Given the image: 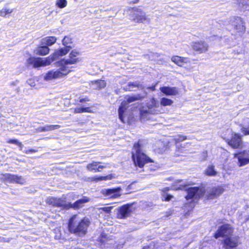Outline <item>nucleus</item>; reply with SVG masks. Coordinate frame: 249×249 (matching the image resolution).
<instances>
[{
    "instance_id": "1",
    "label": "nucleus",
    "mask_w": 249,
    "mask_h": 249,
    "mask_svg": "<svg viewBox=\"0 0 249 249\" xmlns=\"http://www.w3.org/2000/svg\"><path fill=\"white\" fill-rule=\"evenodd\" d=\"M89 223L88 218H81L78 215H74L69 220V231L79 236L84 235L87 232Z\"/></svg>"
},
{
    "instance_id": "2",
    "label": "nucleus",
    "mask_w": 249,
    "mask_h": 249,
    "mask_svg": "<svg viewBox=\"0 0 249 249\" xmlns=\"http://www.w3.org/2000/svg\"><path fill=\"white\" fill-rule=\"evenodd\" d=\"M132 158L135 165L140 168L142 167L146 163L153 162L152 159L142 152L140 142L134 145L132 151Z\"/></svg>"
},
{
    "instance_id": "3",
    "label": "nucleus",
    "mask_w": 249,
    "mask_h": 249,
    "mask_svg": "<svg viewBox=\"0 0 249 249\" xmlns=\"http://www.w3.org/2000/svg\"><path fill=\"white\" fill-rule=\"evenodd\" d=\"M160 111L158 101L152 98L146 106L140 108V117L142 121L148 119L151 114H156Z\"/></svg>"
},
{
    "instance_id": "4",
    "label": "nucleus",
    "mask_w": 249,
    "mask_h": 249,
    "mask_svg": "<svg viewBox=\"0 0 249 249\" xmlns=\"http://www.w3.org/2000/svg\"><path fill=\"white\" fill-rule=\"evenodd\" d=\"M144 96L140 94L132 95H127L124 97L118 110L119 119L123 123L125 122V117L126 115V109L128 107V104L141 100L144 98Z\"/></svg>"
},
{
    "instance_id": "5",
    "label": "nucleus",
    "mask_w": 249,
    "mask_h": 249,
    "mask_svg": "<svg viewBox=\"0 0 249 249\" xmlns=\"http://www.w3.org/2000/svg\"><path fill=\"white\" fill-rule=\"evenodd\" d=\"M56 66L59 68L57 70H52L47 71L43 75V79L46 81H52L60 79L66 76L71 71H69L67 68L62 65H58L57 62Z\"/></svg>"
},
{
    "instance_id": "6",
    "label": "nucleus",
    "mask_w": 249,
    "mask_h": 249,
    "mask_svg": "<svg viewBox=\"0 0 249 249\" xmlns=\"http://www.w3.org/2000/svg\"><path fill=\"white\" fill-rule=\"evenodd\" d=\"M230 23L233 28V34L242 36L246 31L245 23L239 17H233L230 19Z\"/></svg>"
},
{
    "instance_id": "7",
    "label": "nucleus",
    "mask_w": 249,
    "mask_h": 249,
    "mask_svg": "<svg viewBox=\"0 0 249 249\" xmlns=\"http://www.w3.org/2000/svg\"><path fill=\"white\" fill-rule=\"evenodd\" d=\"M80 52L76 49L72 50L69 54L68 58H64L57 62L58 65H62L64 66L69 71L70 70V67L68 65L76 64L79 63L81 59L80 58L77 57L80 55Z\"/></svg>"
},
{
    "instance_id": "8",
    "label": "nucleus",
    "mask_w": 249,
    "mask_h": 249,
    "mask_svg": "<svg viewBox=\"0 0 249 249\" xmlns=\"http://www.w3.org/2000/svg\"><path fill=\"white\" fill-rule=\"evenodd\" d=\"M130 18L133 21L137 23H145L150 21L149 16L144 11L138 8L132 11Z\"/></svg>"
},
{
    "instance_id": "9",
    "label": "nucleus",
    "mask_w": 249,
    "mask_h": 249,
    "mask_svg": "<svg viewBox=\"0 0 249 249\" xmlns=\"http://www.w3.org/2000/svg\"><path fill=\"white\" fill-rule=\"evenodd\" d=\"M26 64L28 67L32 66L34 68H37L50 65V61L48 57L46 58L30 57L26 60Z\"/></svg>"
},
{
    "instance_id": "10",
    "label": "nucleus",
    "mask_w": 249,
    "mask_h": 249,
    "mask_svg": "<svg viewBox=\"0 0 249 249\" xmlns=\"http://www.w3.org/2000/svg\"><path fill=\"white\" fill-rule=\"evenodd\" d=\"M205 192L203 187H192L188 189V194L186 196L187 200L193 199V200L197 199L203 196Z\"/></svg>"
},
{
    "instance_id": "11",
    "label": "nucleus",
    "mask_w": 249,
    "mask_h": 249,
    "mask_svg": "<svg viewBox=\"0 0 249 249\" xmlns=\"http://www.w3.org/2000/svg\"><path fill=\"white\" fill-rule=\"evenodd\" d=\"M133 212L132 205L126 204L117 209V217L119 219H125L130 216Z\"/></svg>"
},
{
    "instance_id": "12",
    "label": "nucleus",
    "mask_w": 249,
    "mask_h": 249,
    "mask_svg": "<svg viewBox=\"0 0 249 249\" xmlns=\"http://www.w3.org/2000/svg\"><path fill=\"white\" fill-rule=\"evenodd\" d=\"M46 203L53 206L61 207L62 209H69L68 202L66 198H57L53 197H50L46 199Z\"/></svg>"
},
{
    "instance_id": "13",
    "label": "nucleus",
    "mask_w": 249,
    "mask_h": 249,
    "mask_svg": "<svg viewBox=\"0 0 249 249\" xmlns=\"http://www.w3.org/2000/svg\"><path fill=\"white\" fill-rule=\"evenodd\" d=\"M233 232V229L229 224H225L220 227L215 232L214 237L218 238L219 237L225 238L231 236Z\"/></svg>"
},
{
    "instance_id": "14",
    "label": "nucleus",
    "mask_w": 249,
    "mask_h": 249,
    "mask_svg": "<svg viewBox=\"0 0 249 249\" xmlns=\"http://www.w3.org/2000/svg\"><path fill=\"white\" fill-rule=\"evenodd\" d=\"M226 141L233 148H239L242 146L241 137L237 133H232L231 139H227Z\"/></svg>"
},
{
    "instance_id": "15",
    "label": "nucleus",
    "mask_w": 249,
    "mask_h": 249,
    "mask_svg": "<svg viewBox=\"0 0 249 249\" xmlns=\"http://www.w3.org/2000/svg\"><path fill=\"white\" fill-rule=\"evenodd\" d=\"M121 188L117 187L113 189H104L102 191V194L109 198H115L121 196Z\"/></svg>"
},
{
    "instance_id": "16",
    "label": "nucleus",
    "mask_w": 249,
    "mask_h": 249,
    "mask_svg": "<svg viewBox=\"0 0 249 249\" xmlns=\"http://www.w3.org/2000/svg\"><path fill=\"white\" fill-rule=\"evenodd\" d=\"M70 51L68 47H63L55 50L54 52L48 57L50 61V64L53 62L57 58L66 55Z\"/></svg>"
},
{
    "instance_id": "17",
    "label": "nucleus",
    "mask_w": 249,
    "mask_h": 249,
    "mask_svg": "<svg viewBox=\"0 0 249 249\" xmlns=\"http://www.w3.org/2000/svg\"><path fill=\"white\" fill-rule=\"evenodd\" d=\"M192 47L196 52L201 53L208 50L209 46L204 41L200 40L193 42Z\"/></svg>"
},
{
    "instance_id": "18",
    "label": "nucleus",
    "mask_w": 249,
    "mask_h": 249,
    "mask_svg": "<svg viewBox=\"0 0 249 249\" xmlns=\"http://www.w3.org/2000/svg\"><path fill=\"white\" fill-rule=\"evenodd\" d=\"M4 179L8 182L20 184H24L26 182V179L24 178L17 175L5 174L4 175Z\"/></svg>"
},
{
    "instance_id": "19",
    "label": "nucleus",
    "mask_w": 249,
    "mask_h": 249,
    "mask_svg": "<svg viewBox=\"0 0 249 249\" xmlns=\"http://www.w3.org/2000/svg\"><path fill=\"white\" fill-rule=\"evenodd\" d=\"M224 190V189L222 186L212 187L208 190L207 197L208 199L216 198L222 194Z\"/></svg>"
},
{
    "instance_id": "20",
    "label": "nucleus",
    "mask_w": 249,
    "mask_h": 249,
    "mask_svg": "<svg viewBox=\"0 0 249 249\" xmlns=\"http://www.w3.org/2000/svg\"><path fill=\"white\" fill-rule=\"evenodd\" d=\"M223 243L226 249L233 248L237 246L238 239L236 237L230 236L225 238L223 241Z\"/></svg>"
},
{
    "instance_id": "21",
    "label": "nucleus",
    "mask_w": 249,
    "mask_h": 249,
    "mask_svg": "<svg viewBox=\"0 0 249 249\" xmlns=\"http://www.w3.org/2000/svg\"><path fill=\"white\" fill-rule=\"evenodd\" d=\"M160 90L167 96H176L178 94V88L174 87H162L160 88Z\"/></svg>"
},
{
    "instance_id": "22",
    "label": "nucleus",
    "mask_w": 249,
    "mask_h": 249,
    "mask_svg": "<svg viewBox=\"0 0 249 249\" xmlns=\"http://www.w3.org/2000/svg\"><path fill=\"white\" fill-rule=\"evenodd\" d=\"M89 201V199L88 197H83L82 199L77 200L73 204L68 202L69 209L71 208L75 209H79L82 207L85 203L88 202Z\"/></svg>"
},
{
    "instance_id": "23",
    "label": "nucleus",
    "mask_w": 249,
    "mask_h": 249,
    "mask_svg": "<svg viewBox=\"0 0 249 249\" xmlns=\"http://www.w3.org/2000/svg\"><path fill=\"white\" fill-rule=\"evenodd\" d=\"M172 62L178 66L182 67L184 64L190 63V60L187 57H180L179 56H174L171 58Z\"/></svg>"
},
{
    "instance_id": "24",
    "label": "nucleus",
    "mask_w": 249,
    "mask_h": 249,
    "mask_svg": "<svg viewBox=\"0 0 249 249\" xmlns=\"http://www.w3.org/2000/svg\"><path fill=\"white\" fill-rule=\"evenodd\" d=\"M106 166L104 165H98V162L93 161L91 163L87 165V169L89 171H93L95 172H100L101 169L105 168Z\"/></svg>"
},
{
    "instance_id": "25",
    "label": "nucleus",
    "mask_w": 249,
    "mask_h": 249,
    "mask_svg": "<svg viewBox=\"0 0 249 249\" xmlns=\"http://www.w3.org/2000/svg\"><path fill=\"white\" fill-rule=\"evenodd\" d=\"M234 157L237 158L238 161V165L240 167L243 166L249 163V158H245L240 154H235Z\"/></svg>"
},
{
    "instance_id": "26",
    "label": "nucleus",
    "mask_w": 249,
    "mask_h": 249,
    "mask_svg": "<svg viewBox=\"0 0 249 249\" xmlns=\"http://www.w3.org/2000/svg\"><path fill=\"white\" fill-rule=\"evenodd\" d=\"M57 39L54 36H47L41 40V44L42 45L50 46L54 44Z\"/></svg>"
},
{
    "instance_id": "27",
    "label": "nucleus",
    "mask_w": 249,
    "mask_h": 249,
    "mask_svg": "<svg viewBox=\"0 0 249 249\" xmlns=\"http://www.w3.org/2000/svg\"><path fill=\"white\" fill-rule=\"evenodd\" d=\"M239 8L242 11L249 9V0H236Z\"/></svg>"
},
{
    "instance_id": "28",
    "label": "nucleus",
    "mask_w": 249,
    "mask_h": 249,
    "mask_svg": "<svg viewBox=\"0 0 249 249\" xmlns=\"http://www.w3.org/2000/svg\"><path fill=\"white\" fill-rule=\"evenodd\" d=\"M49 48L46 45L38 47L36 50V53L40 55H45L49 53Z\"/></svg>"
},
{
    "instance_id": "29",
    "label": "nucleus",
    "mask_w": 249,
    "mask_h": 249,
    "mask_svg": "<svg viewBox=\"0 0 249 249\" xmlns=\"http://www.w3.org/2000/svg\"><path fill=\"white\" fill-rule=\"evenodd\" d=\"M91 86L95 89H102L106 87V82L103 80H98L91 82Z\"/></svg>"
},
{
    "instance_id": "30",
    "label": "nucleus",
    "mask_w": 249,
    "mask_h": 249,
    "mask_svg": "<svg viewBox=\"0 0 249 249\" xmlns=\"http://www.w3.org/2000/svg\"><path fill=\"white\" fill-rule=\"evenodd\" d=\"M205 174L208 176H215L217 172L214 169V166L213 165H209L205 170Z\"/></svg>"
},
{
    "instance_id": "31",
    "label": "nucleus",
    "mask_w": 249,
    "mask_h": 249,
    "mask_svg": "<svg viewBox=\"0 0 249 249\" xmlns=\"http://www.w3.org/2000/svg\"><path fill=\"white\" fill-rule=\"evenodd\" d=\"M62 42L65 47H68L70 50L72 48L71 44L72 43V39L70 36H65L63 39Z\"/></svg>"
},
{
    "instance_id": "32",
    "label": "nucleus",
    "mask_w": 249,
    "mask_h": 249,
    "mask_svg": "<svg viewBox=\"0 0 249 249\" xmlns=\"http://www.w3.org/2000/svg\"><path fill=\"white\" fill-rule=\"evenodd\" d=\"M140 84L137 82H129L128 84V86L124 88V89L125 90H133V88L135 87H138L139 88Z\"/></svg>"
},
{
    "instance_id": "33",
    "label": "nucleus",
    "mask_w": 249,
    "mask_h": 249,
    "mask_svg": "<svg viewBox=\"0 0 249 249\" xmlns=\"http://www.w3.org/2000/svg\"><path fill=\"white\" fill-rule=\"evenodd\" d=\"M173 103V101L172 100L164 97L160 100V105L162 106H171Z\"/></svg>"
},
{
    "instance_id": "34",
    "label": "nucleus",
    "mask_w": 249,
    "mask_h": 249,
    "mask_svg": "<svg viewBox=\"0 0 249 249\" xmlns=\"http://www.w3.org/2000/svg\"><path fill=\"white\" fill-rule=\"evenodd\" d=\"M55 5L60 8H63L67 6V1L66 0H57Z\"/></svg>"
},
{
    "instance_id": "35",
    "label": "nucleus",
    "mask_w": 249,
    "mask_h": 249,
    "mask_svg": "<svg viewBox=\"0 0 249 249\" xmlns=\"http://www.w3.org/2000/svg\"><path fill=\"white\" fill-rule=\"evenodd\" d=\"M13 12V9L4 8L0 11V16L5 17L7 14H10Z\"/></svg>"
},
{
    "instance_id": "36",
    "label": "nucleus",
    "mask_w": 249,
    "mask_h": 249,
    "mask_svg": "<svg viewBox=\"0 0 249 249\" xmlns=\"http://www.w3.org/2000/svg\"><path fill=\"white\" fill-rule=\"evenodd\" d=\"M110 179V177L109 176H107L105 177H92L91 178V180L92 181H99V180H105L107 179Z\"/></svg>"
},
{
    "instance_id": "37",
    "label": "nucleus",
    "mask_w": 249,
    "mask_h": 249,
    "mask_svg": "<svg viewBox=\"0 0 249 249\" xmlns=\"http://www.w3.org/2000/svg\"><path fill=\"white\" fill-rule=\"evenodd\" d=\"M187 139V136L183 135H178L175 138L176 142H182Z\"/></svg>"
},
{
    "instance_id": "38",
    "label": "nucleus",
    "mask_w": 249,
    "mask_h": 249,
    "mask_svg": "<svg viewBox=\"0 0 249 249\" xmlns=\"http://www.w3.org/2000/svg\"><path fill=\"white\" fill-rule=\"evenodd\" d=\"M47 131H50L55 129H58L60 127L59 125H48L45 126Z\"/></svg>"
},
{
    "instance_id": "39",
    "label": "nucleus",
    "mask_w": 249,
    "mask_h": 249,
    "mask_svg": "<svg viewBox=\"0 0 249 249\" xmlns=\"http://www.w3.org/2000/svg\"><path fill=\"white\" fill-rule=\"evenodd\" d=\"M8 142L9 143L16 144L18 145L20 147V149L22 148L23 145L22 144V143L21 142H19L17 140H15V139L11 140H11H8Z\"/></svg>"
},
{
    "instance_id": "40",
    "label": "nucleus",
    "mask_w": 249,
    "mask_h": 249,
    "mask_svg": "<svg viewBox=\"0 0 249 249\" xmlns=\"http://www.w3.org/2000/svg\"><path fill=\"white\" fill-rule=\"evenodd\" d=\"M241 131L245 135H249V125L243 126L241 128Z\"/></svg>"
},
{
    "instance_id": "41",
    "label": "nucleus",
    "mask_w": 249,
    "mask_h": 249,
    "mask_svg": "<svg viewBox=\"0 0 249 249\" xmlns=\"http://www.w3.org/2000/svg\"><path fill=\"white\" fill-rule=\"evenodd\" d=\"M71 110H72L73 113L75 114L83 113V107H78L74 108H71Z\"/></svg>"
},
{
    "instance_id": "42",
    "label": "nucleus",
    "mask_w": 249,
    "mask_h": 249,
    "mask_svg": "<svg viewBox=\"0 0 249 249\" xmlns=\"http://www.w3.org/2000/svg\"><path fill=\"white\" fill-rule=\"evenodd\" d=\"M27 82L31 87H35L36 86L35 79L34 78L29 79Z\"/></svg>"
},
{
    "instance_id": "43",
    "label": "nucleus",
    "mask_w": 249,
    "mask_h": 249,
    "mask_svg": "<svg viewBox=\"0 0 249 249\" xmlns=\"http://www.w3.org/2000/svg\"><path fill=\"white\" fill-rule=\"evenodd\" d=\"M112 207H105L102 208L100 209L107 213H109L111 212V210L112 209Z\"/></svg>"
},
{
    "instance_id": "44",
    "label": "nucleus",
    "mask_w": 249,
    "mask_h": 249,
    "mask_svg": "<svg viewBox=\"0 0 249 249\" xmlns=\"http://www.w3.org/2000/svg\"><path fill=\"white\" fill-rule=\"evenodd\" d=\"M83 113H85V112L93 113V111L91 109V108L89 107H83Z\"/></svg>"
},
{
    "instance_id": "45",
    "label": "nucleus",
    "mask_w": 249,
    "mask_h": 249,
    "mask_svg": "<svg viewBox=\"0 0 249 249\" xmlns=\"http://www.w3.org/2000/svg\"><path fill=\"white\" fill-rule=\"evenodd\" d=\"M37 130L38 132H46L47 131L46 130V126H41L37 128Z\"/></svg>"
},
{
    "instance_id": "46",
    "label": "nucleus",
    "mask_w": 249,
    "mask_h": 249,
    "mask_svg": "<svg viewBox=\"0 0 249 249\" xmlns=\"http://www.w3.org/2000/svg\"><path fill=\"white\" fill-rule=\"evenodd\" d=\"M186 188V185L185 183H182L179 185V187L178 188H176V189L182 190L185 189Z\"/></svg>"
},
{
    "instance_id": "47",
    "label": "nucleus",
    "mask_w": 249,
    "mask_h": 249,
    "mask_svg": "<svg viewBox=\"0 0 249 249\" xmlns=\"http://www.w3.org/2000/svg\"><path fill=\"white\" fill-rule=\"evenodd\" d=\"M89 100L87 99V98H82L80 100V103H83L84 102L89 101Z\"/></svg>"
},
{
    "instance_id": "48",
    "label": "nucleus",
    "mask_w": 249,
    "mask_h": 249,
    "mask_svg": "<svg viewBox=\"0 0 249 249\" xmlns=\"http://www.w3.org/2000/svg\"><path fill=\"white\" fill-rule=\"evenodd\" d=\"M36 152V150H34V149H31V150H27L25 151V153L28 154L29 153V152Z\"/></svg>"
},
{
    "instance_id": "49",
    "label": "nucleus",
    "mask_w": 249,
    "mask_h": 249,
    "mask_svg": "<svg viewBox=\"0 0 249 249\" xmlns=\"http://www.w3.org/2000/svg\"><path fill=\"white\" fill-rule=\"evenodd\" d=\"M217 38V36H213L209 37V40H214V39H216Z\"/></svg>"
},
{
    "instance_id": "50",
    "label": "nucleus",
    "mask_w": 249,
    "mask_h": 249,
    "mask_svg": "<svg viewBox=\"0 0 249 249\" xmlns=\"http://www.w3.org/2000/svg\"><path fill=\"white\" fill-rule=\"evenodd\" d=\"M172 197H173V196H167L165 198V200L169 201V200H171V198H172Z\"/></svg>"
},
{
    "instance_id": "51",
    "label": "nucleus",
    "mask_w": 249,
    "mask_h": 249,
    "mask_svg": "<svg viewBox=\"0 0 249 249\" xmlns=\"http://www.w3.org/2000/svg\"><path fill=\"white\" fill-rule=\"evenodd\" d=\"M203 154L204 155V160H205L206 158L207 157V152H203Z\"/></svg>"
},
{
    "instance_id": "52",
    "label": "nucleus",
    "mask_w": 249,
    "mask_h": 249,
    "mask_svg": "<svg viewBox=\"0 0 249 249\" xmlns=\"http://www.w3.org/2000/svg\"><path fill=\"white\" fill-rule=\"evenodd\" d=\"M150 89H151V90H154L155 89V86H154V87H153L150 88Z\"/></svg>"
},
{
    "instance_id": "53",
    "label": "nucleus",
    "mask_w": 249,
    "mask_h": 249,
    "mask_svg": "<svg viewBox=\"0 0 249 249\" xmlns=\"http://www.w3.org/2000/svg\"><path fill=\"white\" fill-rule=\"evenodd\" d=\"M138 1H139V0H134L133 2L134 3H137V2H138Z\"/></svg>"
},
{
    "instance_id": "54",
    "label": "nucleus",
    "mask_w": 249,
    "mask_h": 249,
    "mask_svg": "<svg viewBox=\"0 0 249 249\" xmlns=\"http://www.w3.org/2000/svg\"><path fill=\"white\" fill-rule=\"evenodd\" d=\"M227 132H229V133H231V131L230 130H227Z\"/></svg>"
},
{
    "instance_id": "55",
    "label": "nucleus",
    "mask_w": 249,
    "mask_h": 249,
    "mask_svg": "<svg viewBox=\"0 0 249 249\" xmlns=\"http://www.w3.org/2000/svg\"><path fill=\"white\" fill-rule=\"evenodd\" d=\"M181 180H178V182H181Z\"/></svg>"
}]
</instances>
